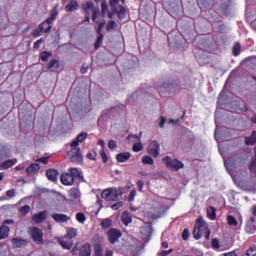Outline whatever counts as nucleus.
Instances as JSON below:
<instances>
[{"label":"nucleus","instance_id":"49530a36","mask_svg":"<svg viewBox=\"0 0 256 256\" xmlns=\"http://www.w3.org/2000/svg\"><path fill=\"white\" fill-rule=\"evenodd\" d=\"M108 147L109 149L113 150L117 147V141L115 140H110L109 143H108Z\"/></svg>","mask_w":256,"mask_h":256},{"label":"nucleus","instance_id":"aec40b11","mask_svg":"<svg viewBox=\"0 0 256 256\" xmlns=\"http://www.w3.org/2000/svg\"><path fill=\"white\" fill-rule=\"evenodd\" d=\"M46 177L49 179V181H57L59 172L55 169L47 170Z\"/></svg>","mask_w":256,"mask_h":256},{"label":"nucleus","instance_id":"0eeeda50","mask_svg":"<svg viewBox=\"0 0 256 256\" xmlns=\"http://www.w3.org/2000/svg\"><path fill=\"white\" fill-rule=\"evenodd\" d=\"M29 233L34 243L37 245H41V243H43V230L37 227H32L30 228Z\"/></svg>","mask_w":256,"mask_h":256},{"label":"nucleus","instance_id":"864d4df0","mask_svg":"<svg viewBox=\"0 0 256 256\" xmlns=\"http://www.w3.org/2000/svg\"><path fill=\"white\" fill-rule=\"evenodd\" d=\"M103 27H105V21L99 23L97 30V33H99V35H101V31H103Z\"/></svg>","mask_w":256,"mask_h":256},{"label":"nucleus","instance_id":"c9c22d12","mask_svg":"<svg viewBox=\"0 0 256 256\" xmlns=\"http://www.w3.org/2000/svg\"><path fill=\"white\" fill-rule=\"evenodd\" d=\"M227 222L231 227H237V225H239V222H237V219H235L233 216H228Z\"/></svg>","mask_w":256,"mask_h":256},{"label":"nucleus","instance_id":"1a4fd4ad","mask_svg":"<svg viewBox=\"0 0 256 256\" xmlns=\"http://www.w3.org/2000/svg\"><path fill=\"white\" fill-rule=\"evenodd\" d=\"M107 235H108V239H109L110 243H112V245H113V244L117 243V241H119V238L121 237L122 233L115 228H111L108 231Z\"/></svg>","mask_w":256,"mask_h":256},{"label":"nucleus","instance_id":"7ed1b4c3","mask_svg":"<svg viewBox=\"0 0 256 256\" xmlns=\"http://www.w3.org/2000/svg\"><path fill=\"white\" fill-rule=\"evenodd\" d=\"M123 195L121 190H117L115 188H109L102 192L101 197L105 199V201H117Z\"/></svg>","mask_w":256,"mask_h":256},{"label":"nucleus","instance_id":"ea45409f","mask_svg":"<svg viewBox=\"0 0 256 256\" xmlns=\"http://www.w3.org/2000/svg\"><path fill=\"white\" fill-rule=\"evenodd\" d=\"M241 53V44H239L238 42L235 43V45L233 46V55L235 57H237V55H239Z\"/></svg>","mask_w":256,"mask_h":256},{"label":"nucleus","instance_id":"6ab92c4d","mask_svg":"<svg viewBox=\"0 0 256 256\" xmlns=\"http://www.w3.org/2000/svg\"><path fill=\"white\" fill-rule=\"evenodd\" d=\"M79 256H91V244L85 243L81 248H80V254Z\"/></svg>","mask_w":256,"mask_h":256},{"label":"nucleus","instance_id":"58836bf2","mask_svg":"<svg viewBox=\"0 0 256 256\" xmlns=\"http://www.w3.org/2000/svg\"><path fill=\"white\" fill-rule=\"evenodd\" d=\"M244 256H256V246L248 248Z\"/></svg>","mask_w":256,"mask_h":256},{"label":"nucleus","instance_id":"680f3d73","mask_svg":"<svg viewBox=\"0 0 256 256\" xmlns=\"http://www.w3.org/2000/svg\"><path fill=\"white\" fill-rule=\"evenodd\" d=\"M173 250H164L162 252H160V256H167L169 255V253H171Z\"/></svg>","mask_w":256,"mask_h":256},{"label":"nucleus","instance_id":"393cba45","mask_svg":"<svg viewBox=\"0 0 256 256\" xmlns=\"http://www.w3.org/2000/svg\"><path fill=\"white\" fill-rule=\"evenodd\" d=\"M121 221L124 225H129L133 221V218L131 217V214L129 212H123L121 215Z\"/></svg>","mask_w":256,"mask_h":256},{"label":"nucleus","instance_id":"a211bd4d","mask_svg":"<svg viewBox=\"0 0 256 256\" xmlns=\"http://www.w3.org/2000/svg\"><path fill=\"white\" fill-rule=\"evenodd\" d=\"M69 197L71 201H77V199H81V191H79V188L74 187L69 191Z\"/></svg>","mask_w":256,"mask_h":256},{"label":"nucleus","instance_id":"a18cd8bd","mask_svg":"<svg viewBox=\"0 0 256 256\" xmlns=\"http://www.w3.org/2000/svg\"><path fill=\"white\" fill-rule=\"evenodd\" d=\"M49 57H51L50 52H42V54H41L42 61H47L49 59Z\"/></svg>","mask_w":256,"mask_h":256},{"label":"nucleus","instance_id":"f257e3e1","mask_svg":"<svg viewBox=\"0 0 256 256\" xmlns=\"http://www.w3.org/2000/svg\"><path fill=\"white\" fill-rule=\"evenodd\" d=\"M224 165L228 173H230L234 183L240 187V189H243V191H253V189H255V183L241 180L239 176L235 175V165L233 164V159L224 160Z\"/></svg>","mask_w":256,"mask_h":256},{"label":"nucleus","instance_id":"f3484780","mask_svg":"<svg viewBox=\"0 0 256 256\" xmlns=\"http://www.w3.org/2000/svg\"><path fill=\"white\" fill-rule=\"evenodd\" d=\"M82 8L85 11L86 15H91V13L97 9V7H95V4H93L92 1L83 4Z\"/></svg>","mask_w":256,"mask_h":256},{"label":"nucleus","instance_id":"603ef678","mask_svg":"<svg viewBox=\"0 0 256 256\" xmlns=\"http://www.w3.org/2000/svg\"><path fill=\"white\" fill-rule=\"evenodd\" d=\"M121 207H123V202H118V203L112 205V209L114 211H117V209H121Z\"/></svg>","mask_w":256,"mask_h":256},{"label":"nucleus","instance_id":"39448f33","mask_svg":"<svg viewBox=\"0 0 256 256\" xmlns=\"http://www.w3.org/2000/svg\"><path fill=\"white\" fill-rule=\"evenodd\" d=\"M163 163H165L166 167H168V169H171V171H179V169H183V167H185V165L183 164V162L177 160V159H171V157L169 156H165L162 159Z\"/></svg>","mask_w":256,"mask_h":256},{"label":"nucleus","instance_id":"cd10ccee","mask_svg":"<svg viewBox=\"0 0 256 256\" xmlns=\"http://www.w3.org/2000/svg\"><path fill=\"white\" fill-rule=\"evenodd\" d=\"M9 227L3 225L0 227V240L1 239H7V237H9Z\"/></svg>","mask_w":256,"mask_h":256},{"label":"nucleus","instance_id":"5701e85b","mask_svg":"<svg viewBox=\"0 0 256 256\" xmlns=\"http://www.w3.org/2000/svg\"><path fill=\"white\" fill-rule=\"evenodd\" d=\"M17 163V159H11V160H7L4 161L0 164L1 169H11V167H13V165H16Z\"/></svg>","mask_w":256,"mask_h":256},{"label":"nucleus","instance_id":"dca6fc26","mask_svg":"<svg viewBox=\"0 0 256 256\" xmlns=\"http://www.w3.org/2000/svg\"><path fill=\"white\" fill-rule=\"evenodd\" d=\"M129 159H131V153L129 152H122L116 156V161H118V163H127Z\"/></svg>","mask_w":256,"mask_h":256},{"label":"nucleus","instance_id":"5fc2aeb1","mask_svg":"<svg viewBox=\"0 0 256 256\" xmlns=\"http://www.w3.org/2000/svg\"><path fill=\"white\" fill-rule=\"evenodd\" d=\"M6 195H7V197H9L10 199H12V197H15V190H8L7 192H6Z\"/></svg>","mask_w":256,"mask_h":256},{"label":"nucleus","instance_id":"a878e982","mask_svg":"<svg viewBox=\"0 0 256 256\" xmlns=\"http://www.w3.org/2000/svg\"><path fill=\"white\" fill-rule=\"evenodd\" d=\"M39 169H41L39 164L34 163V164H31L30 166L27 167L26 173L28 175H33V173H37V171H39Z\"/></svg>","mask_w":256,"mask_h":256},{"label":"nucleus","instance_id":"2eb2a0df","mask_svg":"<svg viewBox=\"0 0 256 256\" xmlns=\"http://www.w3.org/2000/svg\"><path fill=\"white\" fill-rule=\"evenodd\" d=\"M52 219H54L56 223H67V221H69L71 218L65 214L54 213L52 214Z\"/></svg>","mask_w":256,"mask_h":256},{"label":"nucleus","instance_id":"2f4dec72","mask_svg":"<svg viewBox=\"0 0 256 256\" xmlns=\"http://www.w3.org/2000/svg\"><path fill=\"white\" fill-rule=\"evenodd\" d=\"M100 225L102 229H109V227L113 225V220H111L110 218H105L101 221Z\"/></svg>","mask_w":256,"mask_h":256},{"label":"nucleus","instance_id":"9b49d317","mask_svg":"<svg viewBox=\"0 0 256 256\" xmlns=\"http://www.w3.org/2000/svg\"><path fill=\"white\" fill-rule=\"evenodd\" d=\"M59 245H61L62 248L67 249L68 251L73 247V240L71 238H68L66 236L58 239Z\"/></svg>","mask_w":256,"mask_h":256},{"label":"nucleus","instance_id":"0e129e2a","mask_svg":"<svg viewBox=\"0 0 256 256\" xmlns=\"http://www.w3.org/2000/svg\"><path fill=\"white\" fill-rule=\"evenodd\" d=\"M223 256H237V252H235V251L227 252V253L223 254Z\"/></svg>","mask_w":256,"mask_h":256},{"label":"nucleus","instance_id":"6e6d98bb","mask_svg":"<svg viewBox=\"0 0 256 256\" xmlns=\"http://www.w3.org/2000/svg\"><path fill=\"white\" fill-rule=\"evenodd\" d=\"M87 157H88V159L95 161V157H97V154L95 152H90L87 154Z\"/></svg>","mask_w":256,"mask_h":256},{"label":"nucleus","instance_id":"bb28decb","mask_svg":"<svg viewBox=\"0 0 256 256\" xmlns=\"http://www.w3.org/2000/svg\"><path fill=\"white\" fill-rule=\"evenodd\" d=\"M79 9V4L77 1L73 0L68 5H66L65 10L68 12L77 11Z\"/></svg>","mask_w":256,"mask_h":256},{"label":"nucleus","instance_id":"4468645a","mask_svg":"<svg viewBox=\"0 0 256 256\" xmlns=\"http://www.w3.org/2000/svg\"><path fill=\"white\" fill-rule=\"evenodd\" d=\"M47 219V211H42L39 212L37 214H34L32 217V220L34 221V223H43V221H45Z\"/></svg>","mask_w":256,"mask_h":256},{"label":"nucleus","instance_id":"ddd939ff","mask_svg":"<svg viewBox=\"0 0 256 256\" xmlns=\"http://www.w3.org/2000/svg\"><path fill=\"white\" fill-rule=\"evenodd\" d=\"M87 132H82L77 135L76 139L71 142V147H78L79 143H83L87 139Z\"/></svg>","mask_w":256,"mask_h":256},{"label":"nucleus","instance_id":"6e6552de","mask_svg":"<svg viewBox=\"0 0 256 256\" xmlns=\"http://www.w3.org/2000/svg\"><path fill=\"white\" fill-rule=\"evenodd\" d=\"M160 150H161V145H159V142H157V140L150 141L147 147V153L149 155H152V157L157 158L159 157Z\"/></svg>","mask_w":256,"mask_h":256},{"label":"nucleus","instance_id":"412c9836","mask_svg":"<svg viewBox=\"0 0 256 256\" xmlns=\"http://www.w3.org/2000/svg\"><path fill=\"white\" fill-rule=\"evenodd\" d=\"M12 245L13 247H25L27 245V240L21 239V238H13L12 239Z\"/></svg>","mask_w":256,"mask_h":256},{"label":"nucleus","instance_id":"774afa93","mask_svg":"<svg viewBox=\"0 0 256 256\" xmlns=\"http://www.w3.org/2000/svg\"><path fill=\"white\" fill-rule=\"evenodd\" d=\"M106 256H113V251L106 250Z\"/></svg>","mask_w":256,"mask_h":256},{"label":"nucleus","instance_id":"b1692460","mask_svg":"<svg viewBox=\"0 0 256 256\" xmlns=\"http://www.w3.org/2000/svg\"><path fill=\"white\" fill-rule=\"evenodd\" d=\"M46 69L49 71H57L59 69V61L57 59H52L48 64Z\"/></svg>","mask_w":256,"mask_h":256},{"label":"nucleus","instance_id":"e433bc0d","mask_svg":"<svg viewBox=\"0 0 256 256\" xmlns=\"http://www.w3.org/2000/svg\"><path fill=\"white\" fill-rule=\"evenodd\" d=\"M30 211L31 207H29V205H24L20 208V213L23 215V217L27 216Z\"/></svg>","mask_w":256,"mask_h":256},{"label":"nucleus","instance_id":"c85d7f7f","mask_svg":"<svg viewBox=\"0 0 256 256\" xmlns=\"http://www.w3.org/2000/svg\"><path fill=\"white\" fill-rule=\"evenodd\" d=\"M116 13L118 15V19H120V21H123L125 19L127 10L123 6H118V9H116Z\"/></svg>","mask_w":256,"mask_h":256},{"label":"nucleus","instance_id":"09e8293b","mask_svg":"<svg viewBox=\"0 0 256 256\" xmlns=\"http://www.w3.org/2000/svg\"><path fill=\"white\" fill-rule=\"evenodd\" d=\"M136 196H137V191L132 190L128 196V201H133V199H135Z\"/></svg>","mask_w":256,"mask_h":256},{"label":"nucleus","instance_id":"052dcab7","mask_svg":"<svg viewBox=\"0 0 256 256\" xmlns=\"http://www.w3.org/2000/svg\"><path fill=\"white\" fill-rule=\"evenodd\" d=\"M39 163H43V165H47L48 163V158L44 157V158H40L37 160Z\"/></svg>","mask_w":256,"mask_h":256},{"label":"nucleus","instance_id":"f03ea898","mask_svg":"<svg viewBox=\"0 0 256 256\" xmlns=\"http://www.w3.org/2000/svg\"><path fill=\"white\" fill-rule=\"evenodd\" d=\"M193 236L196 239H201V237H205V239L209 240L211 237V230L207 227V222L199 219L196 222V226L193 230Z\"/></svg>","mask_w":256,"mask_h":256},{"label":"nucleus","instance_id":"8fccbe9b","mask_svg":"<svg viewBox=\"0 0 256 256\" xmlns=\"http://www.w3.org/2000/svg\"><path fill=\"white\" fill-rule=\"evenodd\" d=\"M212 247H213L214 249H219V247H220V245H219V239L214 238V239L212 240Z\"/></svg>","mask_w":256,"mask_h":256},{"label":"nucleus","instance_id":"7c9ffc66","mask_svg":"<svg viewBox=\"0 0 256 256\" xmlns=\"http://www.w3.org/2000/svg\"><path fill=\"white\" fill-rule=\"evenodd\" d=\"M65 237L71 240L75 239V237H77V228H67Z\"/></svg>","mask_w":256,"mask_h":256},{"label":"nucleus","instance_id":"e2e57ef3","mask_svg":"<svg viewBox=\"0 0 256 256\" xmlns=\"http://www.w3.org/2000/svg\"><path fill=\"white\" fill-rule=\"evenodd\" d=\"M165 123H166V120H165V118H161V121H160V123H159V127L161 128V129H163V127H165Z\"/></svg>","mask_w":256,"mask_h":256},{"label":"nucleus","instance_id":"4c0bfd02","mask_svg":"<svg viewBox=\"0 0 256 256\" xmlns=\"http://www.w3.org/2000/svg\"><path fill=\"white\" fill-rule=\"evenodd\" d=\"M76 220L78 223H85V221H87V217H85V214L79 212L76 214Z\"/></svg>","mask_w":256,"mask_h":256},{"label":"nucleus","instance_id":"13d9d810","mask_svg":"<svg viewBox=\"0 0 256 256\" xmlns=\"http://www.w3.org/2000/svg\"><path fill=\"white\" fill-rule=\"evenodd\" d=\"M44 31H41V30H34L32 32V36L34 37H40L41 36V33H43Z\"/></svg>","mask_w":256,"mask_h":256},{"label":"nucleus","instance_id":"72a5a7b5","mask_svg":"<svg viewBox=\"0 0 256 256\" xmlns=\"http://www.w3.org/2000/svg\"><path fill=\"white\" fill-rule=\"evenodd\" d=\"M142 163H143V165H153V163H155V161L153 160V158L151 156H144L142 158Z\"/></svg>","mask_w":256,"mask_h":256},{"label":"nucleus","instance_id":"f704fd0d","mask_svg":"<svg viewBox=\"0 0 256 256\" xmlns=\"http://www.w3.org/2000/svg\"><path fill=\"white\" fill-rule=\"evenodd\" d=\"M101 11H102V16L105 17L107 13H109V6L107 5V1H103L101 4Z\"/></svg>","mask_w":256,"mask_h":256},{"label":"nucleus","instance_id":"4be33fe9","mask_svg":"<svg viewBox=\"0 0 256 256\" xmlns=\"http://www.w3.org/2000/svg\"><path fill=\"white\" fill-rule=\"evenodd\" d=\"M69 174L72 176V179H83V175L81 171L77 168H70L69 169Z\"/></svg>","mask_w":256,"mask_h":256},{"label":"nucleus","instance_id":"79ce46f5","mask_svg":"<svg viewBox=\"0 0 256 256\" xmlns=\"http://www.w3.org/2000/svg\"><path fill=\"white\" fill-rule=\"evenodd\" d=\"M107 31H112V29H117V22L111 20L106 26Z\"/></svg>","mask_w":256,"mask_h":256},{"label":"nucleus","instance_id":"423d86ee","mask_svg":"<svg viewBox=\"0 0 256 256\" xmlns=\"http://www.w3.org/2000/svg\"><path fill=\"white\" fill-rule=\"evenodd\" d=\"M72 149L68 152L70 161L72 163H81L83 161V155L81 154V148L77 146H71Z\"/></svg>","mask_w":256,"mask_h":256},{"label":"nucleus","instance_id":"3c124183","mask_svg":"<svg viewBox=\"0 0 256 256\" xmlns=\"http://www.w3.org/2000/svg\"><path fill=\"white\" fill-rule=\"evenodd\" d=\"M137 187L140 192L143 191V187H145V183L142 180L137 181Z\"/></svg>","mask_w":256,"mask_h":256},{"label":"nucleus","instance_id":"bf43d9fd","mask_svg":"<svg viewBox=\"0 0 256 256\" xmlns=\"http://www.w3.org/2000/svg\"><path fill=\"white\" fill-rule=\"evenodd\" d=\"M100 155H101L102 160L104 161V163H107V154L105 153L104 150H101Z\"/></svg>","mask_w":256,"mask_h":256},{"label":"nucleus","instance_id":"4d7b16f0","mask_svg":"<svg viewBox=\"0 0 256 256\" xmlns=\"http://www.w3.org/2000/svg\"><path fill=\"white\" fill-rule=\"evenodd\" d=\"M41 43H43V39H39L34 43V49H39L41 47Z\"/></svg>","mask_w":256,"mask_h":256},{"label":"nucleus","instance_id":"c03bdc74","mask_svg":"<svg viewBox=\"0 0 256 256\" xmlns=\"http://www.w3.org/2000/svg\"><path fill=\"white\" fill-rule=\"evenodd\" d=\"M118 4H119V0H110V7L112 11H117Z\"/></svg>","mask_w":256,"mask_h":256},{"label":"nucleus","instance_id":"f8f14e48","mask_svg":"<svg viewBox=\"0 0 256 256\" xmlns=\"http://www.w3.org/2000/svg\"><path fill=\"white\" fill-rule=\"evenodd\" d=\"M60 179H61L62 185L69 186V185H73V183H75V180L71 176L70 172L62 174Z\"/></svg>","mask_w":256,"mask_h":256},{"label":"nucleus","instance_id":"473e14b6","mask_svg":"<svg viewBox=\"0 0 256 256\" xmlns=\"http://www.w3.org/2000/svg\"><path fill=\"white\" fill-rule=\"evenodd\" d=\"M216 209L214 207H209L207 209V215L209 217V219H211V221H215L217 214H216Z\"/></svg>","mask_w":256,"mask_h":256},{"label":"nucleus","instance_id":"37998d69","mask_svg":"<svg viewBox=\"0 0 256 256\" xmlns=\"http://www.w3.org/2000/svg\"><path fill=\"white\" fill-rule=\"evenodd\" d=\"M99 17V7H97L93 12H92V21H94V23H99V21H97V18Z\"/></svg>","mask_w":256,"mask_h":256},{"label":"nucleus","instance_id":"de8ad7c7","mask_svg":"<svg viewBox=\"0 0 256 256\" xmlns=\"http://www.w3.org/2000/svg\"><path fill=\"white\" fill-rule=\"evenodd\" d=\"M182 239L184 241H187L189 239V230L188 229H184V231L182 232Z\"/></svg>","mask_w":256,"mask_h":256},{"label":"nucleus","instance_id":"69168bd1","mask_svg":"<svg viewBox=\"0 0 256 256\" xmlns=\"http://www.w3.org/2000/svg\"><path fill=\"white\" fill-rule=\"evenodd\" d=\"M138 174L141 175V177H149V174L145 171H139Z\"/></svg>","mask_w":256,"mask_h":256},{"label":"nucleus","instance_id":"9d476101","mask_svg":"<svg viewBox=\"0 0 256 256\" xmlns=\"http://www.w3.org/2000/svg\"><path fill=\"white\" fill-rule=\"evenodd\" d=\"M245 232L248 235H253L256 232V220L254 218H250L245 225Z\"/></svg>","mask_w":256,"mask_h":256},{"label":"nucleus","instance_id":"a19ab883","mask_svg":"<svg viewBox=\"0 0 256 256\" xmlns=\"http://www.w3.org/2000/svg\"><path fill=\"white\" fill-rule=\"evenodd\" d=\"M134 153H139V151H143V144L141 142H137L132 147Z\"/></svg>","mask_w":256,"mask_h":256},{"label":"nucleus","instance_id":"20e7f679","mask_svg":"<svg viewBox=\"0 0 256 256\" xmlns=\"http://www.w3.org/2000/svg\"><path fill=\"white\" fill-rule=\"evenodd\" d=\"M57 15H59V13L57 12V8H54L51 11L50 17L40 24V31H44V33H49V31H51L52 29L51 23H53V21L57 19Z\"/></svg>","mask_w":256,"mask_h":256},{"label":"nucleus","instance_id":"338daca9","mask_svg":"<svg viewBox=\"0 0 256 256\" xmlns=\"http://www.w3.org/2000/svg\"><path fill=\"white\" fill-rule=\"evenodd\" d=\"M98 145H100V147H105V141L104 140H99Z\"/></svg>","mask_w":256,"mask_h":256},{"label":"nucleus","instance_id":"c756f323","mask_svg":"<svg viewBox=\"0 0 256 256\" xmlns=\"http://www.w3.org/2000/svg\"><path fill=\"white\" fill-rule=\"evenodd\" d=\"M256 143V131H253L249 137L245 138L246 145H255Z\"/></svg>","mask_w":256,"mask_h":256}]
</instances>
